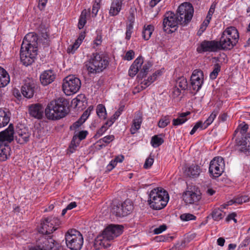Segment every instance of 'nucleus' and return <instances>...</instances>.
<instances>
[{
    "mask_svg": "<svg viewBox=\"0 0 250 250\" xmlns=\"http://www.w3.org/2000/svg\"><path fill=\"white\" fill-rule=\"evenodd\" d=\"M68 112L67 102L63 98H58L49 103L45 109L47 118L52 120L65 117Z\"/></svg>",
    "mask_w": 250,
    "mask_h": 250,
    "instance_id": "nucleus-1",
    "label": "nucleus"
},
{
    "mask_svg": "<svg viewBox=\"0 0 250 250\" xmlns=\"http://www.w3.org/2000/svg\"><path fill=\"white\" fill-rule=\"evenodd\" d=\"M169 200L167 192L162 188L152 189L149 194V204L154 209L160 210L165 208Z\"/></svg>",
    "mask_w": 250,
    "mask_h": 250,
    "instance_id": "nucleus-2",
    "label": "nucleus"
},
{
    "mask_svg": "<svg viewBox=\"0 0 250 250\" xmlns=\"http://www.w3.org/2000/svg\"><path fill=\"white\" fill-rule=\"evenodd\" d=\"M108 64V61L98 53H93L85 62L88 74H95L104 70Z\"/></svg>",
    "mask_w": 250,
    "mask_h": 250,
    "instance_id": "nucleus-3",
    "label": "nucleus"
},
{
    "mask_svg": "<svg viewBox=\"0 0 250 250\" xmlns=\"http://www.w3.org/2000/svg\"><path fill=\"white\" fill-rule=\"evenodd\" d=\"M66 244L72 250H80L83 243L81 233L76 229L69 230L65 234Z\"/></svg>",
    "mask_w": 250,
    "mask_h": 250,
    "instance_id": "nucleus-4",
    "label": "nucleus"
},
{
    "mask_svg": "<svg viewBox=\"0 0 250 250\" xmlns=\"http://www.w3.org/2000/svg\"><path fill=\"white\" fill-rule=\"evenodd\" d=\"M81 86V80L74 75L68 76L63 80L62 88L66 95L69 96L76 93Z\"/></svg>",
    "mask_w": 250,
    "mask_h": 250,
    "instance_id": "nucleus-5",
    "label": "nucleus"
},
{
    "mask_svg": "<svg viewBox=\"0 0 250 250\" xmlns=\"http://www.w3.org/2000/svg\"><path fill=\"white\" fill-rule=\"evenodd\" d=\"M194 9L192 5L189 2L182 3L176 11V15L179 17L181 24L186 25L189 22L193 14Z\"/></svg>",
    "mask_w": 250,
    "mask_h": 250,
    "instance_id": "nucleus-6",
    "label": "nucleus"
},
{
    "mask_svg": "<svg viewBox=\"0 0 250 250\" xmlns=\"http://www.w3.org/2000/svg\"><path fill=\"white\" fill-rule=\"evenodd\" d=\"M151 66V64L149 62H144L143 58L142 57H139L135 60L130 66L128 74L131 77L135 76L139 71L142 75L146 74L149 71Z\"/></svg>",
    "mask_w": 250,
    "mask_h": 250,
    "instance_id": "nucleus-7",
    "label": "nucleus"
},
{
    "mask_svg": "<svg viewBox=\"0 0 250 250\" xmlns=\"http://www.w3.org/2000/svg\"><path fill=\"white\" fill-rule=\"evenodd\" d=\"M163 19V29L164 31L169 33L176 30L181 21L179 17L173 12L168 11L165 13Z\"/></svg>",
    "mask_w": 250,
    "mask_h": 250,
    "instance_id": "nucleus-8",
    "label": "nucleus"
},
{
    "mask_svg": "<svg viewBox=\"0 0 250 250\" xmlns=\"http://www.w3.org/2000/svg\"><path fill=\"white\" fill-rule=\"evenodd\" d=\"M60 245L50 236H42L38 241L36 248L30 250H59Z\"/></svg>",
    "mask_w": 250,
    "mask_h": 250,
    "instance_id": "nucleus-9",
    "label": "nucleus"
},
{
    "mask_svg": "<svg viewBox=\"0 0 250 250\" xmlns=\"http://www.w3.org/2000/svg\"><path fill=\"white\" fill-rule=\"evenodd\" d=\"M225 168V162L222 157L214 158L210 162L209 172L213 178H218L222 175Z\"/></svg>",
    "mask_w": 250,
    "mask_h": 250,
    "instance_id": "nucleus-10",
    "label": "nucleus"
},
{
    "mask_svg": "<svg viewBox=\"0 0 250 250\" xmlns=\"http://www.w3.org/2000/svg\"><path fill=\"white\" fill-rule=\"evenodd\" d=\"M38 38L32 33L27 34L24 38L21 45V51H22L23 47L26 48V50L28 54H31L32 50L35 52V56L37 55L38 48Z\"/></svg>",
    "mask_w": 250,
    "mask_h": 250,
    "instance_id": "nucleus-11",
    "label": "nucleus"
},
{
    "mask_svg": "<svg viewBox=\"0 0 250 250\" xmlns=\"http://www.w3.org/2000/svg\"><path fill=\"white\" fill-rule=\"evenodd\" d=\"M133 209V204L129 200H125L121 204L114 206L111 212L117 217H124L130 214Z\"/></svg>",
    "mask_w": 250,
    "mask_h": 250,
    "instance_id": "nucleus-12",
    "label": "nucleus"
},
{
    "mask_svg": "<svg viewBox=\"0 0 250 250\" xmlns=\"http://www.w3.org/2000/svg\"><path fill=\"white\" fill-rule=\"evenodd\" d=\"M204 83V74L200 69L194 70L190 77V83L192 89L198 91Z\"/></svg>",
    "mask_w": 250,
    "mask_h": 250,
    "instance_id": "nucleus-13",
    "label": "nucleus"
},
{
    "mask_svg": "<svg viewBox=\"0 0 250 250\" xmlns=\"http://www.w3.org/2000/svg\"><path fill=\"white\" fill-rule=\"evenodd\" d=\"M56 220L54 218H45L42 221L38 228V231L42 234H51L57 229L54 223Z\"/></svg>",
    "mask_w": 250,
    "mask_h": 250,
    "instance_id": "nucleus-14",
    "label": "nucleus"
},
{
    "mask_svg": "<svg viewBox=\"0 0 250 250\" xmlns=\"http://www.w3.org/2000/svg\"><path fill=\"white\" fill-rule=\"evenodd\" d=\"M219 50L218 41L215 40L204 41L197 48V51L200 53L205 52H216Z\"/></svg>",
    "mask_w": 250,
    "mask_h": 250,
    "instance_id": "nucleus-15",
    "label": "nucleus"
},
{
    "mask_svg": "<svg viewBox=\"0 0 250 250\" xmlns=\"http://www.w3.org/2000/svg\"><path fill=\"white\" fill-rule=\"evenodd\" d=\"M123 228L121 225H110L107 227L102 233L105 235L107 239L112 240L122 234Z\"/></svg>",
    "mask_w": 250,
    "mask_h": 250,
    "instance_id": "nucleus-16",
    "label": "nucleus"
},
{
    "mask_svg": "<svg viewBox=\"0 0 250 250\" xmlns=\"http://www.w3.org/2000/svg\"><path fill=\"white\" fill-rule=\"evenodd\" d=\"M183 199L187 204H194L201 199V193L198 191L188 190L183 194Z\"/></svg>",
    "mask_w": 250,
    "mask_h": 250,
    "instance_id": "nucleus-17",
    "label": "nucleus"
},
{
    "mask_svg": "<svg viewBox=\"0 0 250 250\" xmlns=\"http://www.w3.org/2000/svg\"><path fill=\"white\" fill-rule=\"evenodd\" d=\"M25 47H23L22 51H20V58L21 62L23 64L28 66L31 64L35 61L36 56H35V52L32 50L31 54H28L26 50Z\"/></svg>",
    "mask_w": 250,
    "mask_h": 250,
    "instance_id": "nucleus-18",
    "label": "nucleus"
},
{
    "mask_svg": "<svg viewBox=\"0 0 250 250\" xmlns=\"http://www.w3.org/2000/svg\"><path fill=\"white\" fill-rule=\"evenodd\" d=\"M35 83L33 81H26L21 87V93L27 98H32L34 94Z\"/></svg>",
    "mask_w": 250,
    "mask_h": 250,
    "instance_id": "nucleus-19",
    "label": "nucleus"
},
{
    "mask_svg": "<svg viewBox=\"0 0 250 250\" xmlns=\"http://www.w3.org/2000/svg\"><path fill=\"white\" fill-rule=\"evenodd\" d=\"M237 150L241 153H246L250 150V136L242 138L237 141Z\"/></svg>",
    "mask_w": 250,
    "mask_h": 250,
    "instance_id": "nucleus-20",
    "label": "nucleus"
},
{
    "mask_svg": "<svg viewBox=\"0 0 250 250\" xmlns=\"http://www.w3.org/2000/svg\"><path fill=\"white\" fill-rule=\"evenodd\" d=\"M103 233L99 234L95 240L94 246L96 249L108 248L110 246V240Z\"/></svg>",
    "mask_w": 250,
    "mask_h": 250,
    "instance_id": "nucleus-21",
    "label": "nucleus"
},
{
    "mask_svg": "<svg viewBox=\"0 0 250 250\" xmlns=\"http://www.w3.org/2000/svg\"><path fill=\"white\" fill-rule=\"evenodd\" d=\"M236 44V43H234V42L227 37L225 36L222 34L219 41H218L219 50L231 49Z\"/></svg>",
    "mask_w": 250,
    "mask_h": 250,
    "instance_id": "nucleus-22",
    "label": "nucleus"
},
{
    "mask_svg": "<svg viewBox=\"0 0 250 250\" xmlns=\"http://www.w3.org/2000/svg\"><path fill=\"white\" fill-rule=\"evenodd\" d=\"M30 135L28 129L24 127L17 130L16 137L18 142L22 144L28 141Z\"/></svg>",
    "mask_w": 250,
    "mask_h": 250,
    "instance_id": "nucleus-23",
    "label": "nucleus"
},
{
    "mask_svg": "<svg viewBox=\"0 0 250 250\" xmlns=\"http://www.w3.org/2000/svg\"><path fill=\"white\" fill-rule=\"evenodd\" d=\"M87 134L88 132L87 131H81L78 133V135L73 136L71 145L69 146L70 151L71 153L74 152L75 147L79 145L80 142L86 138Z\"/></svg>",
    "mask_w": 250,
    "mask_h": 250,
    "instance_id": "nucleus-24",
    "label": "nucleus"
},
{
    "mask_svg": "<svg viewBox=\"0 0 250 250\" xmlns=\"http://www.w3.org/2000/svg\"><path fill=\"white\" fill-rule=\"evenodd\" d=\"M142 115L139 112L135 113L134 118L132 121V124L130 129V132L134 134L137 132L141 127L142 123Z\"/></svg>",
    "mask_w": 250,
    "mask_h": 250,
    "instance_id": "nucleus-25",
    "label": "nucleus"
},
{
    "mask_svg": "<svg viewBox=\"0 0 250 250\" xmlns=\"http://www.w3.org/2000/svg\"><path fill=\"white\" fill-rule=\"evenodd\" d=\"M14 127L12 124H10L8 127L4 131L0 133V141H7L11 142L14 139Z\"/></svg>",
    "mask_w": 250,
    "mask_h": 250,
    "instance_id": "nucleus-26",
    "label": "nucleus"
},
{
    "mask_svg": "<svg viewBox=\"0 0 250 250\" xmlns=\"http://www.w3.org/2000/svg\"><path fill=\"white\" fill-rule=\"evenodd\" d=\"M55 75L53 71L48 70L44 71L40 76V81L43 85H47L51 83L55 79Z\"/></svg>",
    "mask_w": 250,
    "mask_h": 250,
    "instance_id": "nucleus-27",
    "label": "nucleus"
},
{
    "mask_svg": "<svg viewBox=\"0 0 250 250\" xmlns=\"http://www.w3.org/2000/svg\"><path fill=\"white\" fill-rule=\"evenodd\" d=\"M225 36L229 38L234 43H237L239 39L237 30L234 27L230 26L227 28L222 33Z\"/></svg>",
    "mask_w": 250,
    "mask_h": 250,
    "instance_id": "nucleus-28",
    "label": "nucleus"
},
{
    "mask_svg": "<svg viewBox=\"0 0 250 250\" xmlns=\"http://www.w3.org/2000/svg\"><path fill=\"white\" fill-rule=\"evenodd\" d=\"M123 6L122 0H112L110 7L109 14L111 16L117 15Z\"/></svg>",
    "mask_w": 250,
    "mask_h": 250,
    "instance_id": "nucleus-29",
    "label": "nucleus"
},
{
    "mask_svg": "<svg viewBox=\"0 0 250 250\" xmlns=\"http://www.w3.org/2000/svg\"><path fill=\"white\" fill-rule=\"evenodd\" d=\"M30 114L37 119H40L42 117L43 108L40 104H35L31 105L29 108Z\"/></svg>",
    "mask_w": 250,
    "mask_h": 250,
    "instance_id": "nucleus-30",
    "label": "nucleus"
},
{
    "mask_svg": "<svg viewBox=\"0 0 250 250\" xmlns=\"http://www.w3.org/2000/svg\"><path fill=\"white\" fill-rule=\"evenodd\" d=\"M10 80L8 72L0 66V88L6 86L9 83Z\"/></svg>",
    "mask_w": 250,
    "mask_h": 250,
    "instance_id": "nucleus-31",
    "label": "nucleus"
},
{
    "mask_svg": "<svg viewBox=\"0 0 250 250\" xmlns=\"http://www.w3.org/2000/svg\"><path fill=\"white\" fill-rule=\"evenodd\" d=\"M161 72L160 71H157L155 73L153 74L152 76L150 77H148L147 79H145L143 82H142L140 83V86L142 89H145L149 85H150L153 82H154L158 75H160Z\"/></svg>",
    "mask_w": 250,
    "mask_h": 250,
    "instance_id": "nucleus-32",
    "label": "nucleus"
},
{
    "mask_svg": "<svg viewBox=\"0 0 250 250\" xmlns=\"http://www.w3.org/2000/svg\"><path fill=\"white\" fill-rule=\"evenodd\" d=\"M10 121V117L8 113L2 108H0V128L6 125Z\"/></svg>",
    "mask_w": 250,
    "mask_h": 250,
    "instance_id": "nucleus-33",
    "label": "nucleus"
},
{
    "mask_svg": "<svg viewBox=\"0 0 250 250\" xmlns=\"http://www.w3.org/2000/svg\"><path fill=\"white\" fill-rule=\"evenodd\" d=\"M190 114V112L189 111L180 114L178 118L173 120V125H179L184 124L188 120L186 117Z\"/></svg>",
    "mask_w": 250,
    "mask_h": 250,
    "instance_id": "nucleus-34",
    "label": "nucleus"
},
{
    "mask_svg": "<svg viewBox=\"0 0 250 250\" xmlns=\"http://www.w3.org/2000/svg\"><path fill=\"white\" fill-rule=\"evenodd\" d=\"M89 15V11H87L86 9L83 10L82 12L78 24V27L79 29L83 28L86 22L87 17Z\"/></svg>",
    "mask_w": 250,
    "mask_h": 250,
    "instance_id": "nucleus-35",
    "label": "nucleus"
},
{
    "mask_svg": "<svg viewBox=\"0 0 250 250\" xmlns=\"http://www.w3.org/2000/svg\"><path fill=\"white\" fill-rule=\"evenodd\" d=\"M154 31V26L152 25H145L142 32L143 37L144 40H148L150 39L152 32Z\"/></svg>",
    "mask_w": 250,
    "mask_h": 250,
    "instance_id": "nucleus-36",
    "label": "nucleus"
},
{
    "mask_svg": "<svg viewBox=\"0 0 250 250\" xmlns=\"http://www.w3.org/2000/svg\"><path fill=\"white\" fill-rule=\"evenodd\" d=\"M10 148L8 146L0 147V160L5 161L10 155Z\"/></svg>",
    "mask_w": 250,
    "mask_h": 250,
    "instance_id": "nucleus-37",
    "label": "nucleus"
},
{
    "mask_svg": "<svg viewBox=\"0 0 250 250\" xmlns=\"http://www.w3.org/2000/svg\"><path fill=\"white\" fill-rule=\"evenodd\" d=\"M96 113L101 119L104 120L106 118L107 113L105 107L102 104H99L97 106Z\"/></svg>",
    "mask_w": 250,
    "mask_h": 250,
    "instance_id": "nucleus-38",
    "label": "nucleus"
},
{
    "mask_svg": "<svg viewBox=\"0 0 250 250\" xmlns=\"http://www.w3.org/2000/svg\"><path fill=\"white\" fill-rule=\"evenodd\" d=\"M85 97L83 94H79L72 100V104L78 107L80 106L85 102Z\"/></svg>",
    "mask_w": 250,
    "mask_h": 250,
    "instance_id": "nucleus-39",
    "label": "nucleus"
},
{
    "mask_svg": "<svg viewBox=\"0 0 250 250\" xmlns=\"http://www.w3.org/2000/svg\"><path fill=\"white\" fill-rule=\"evenodd\" d=\"M200 169L198 166L192 165L188 168V175L190 176L197 177L200 173Z\"/></svg>",
    "mask_w": 250,
    "mask_h": 250,
    "instance_id": "nucleus-40",
    "label": "nucleus"
},
{
    "mask_svg": "<svg viewBox=\"0 0 250 250\" xmlns=\"http://www.w3.org/2000/svg\"><path fill=\"white\" fill-rule=\"evenodd\" d=\"M164 142L163 139L160 135L153 136L151 140V144L153 147H157L162 145Z\"/></svg>",
    "mask_w": 250,
    "mask_h": 250,
    "instance_id": "nucleus-41",
    "label": "nucleus"
},
{
    "mask_svg": "<svg viewBox=\"0 0 250 250\" xmlns=\"http://www.w3.org/2000/svg\"><path fill=\"white\" fill-rule=\"evenodd\" d=\"M212 216L214 220L219 221L224 217V213L219 208H215L212 212Z\"/></svg>",
    "mask_w": 250,
    "mask_h": 250,
    "instance_id": "nucleus-42",
    "label": "nucleus"
},
{
    "mask_svg": "<svg viewBox=\"0 0 250 250\" xmlns=\"http://www.w3.org/2000/svg\"><path fill=\"white\" fill-rule=\"evenodd\" d=\"M177 87L181 88V90H185L188 87L187 79L184 77L179 78L177 81Z\"/></svg>",
    "mask_w": 250,
    "mask_h": 250,
    "instance_id": "nucleus-43",
    "label": "nucleus"
},
{
    "mask_svg": "<svg viewBox=\"0 0 250 250\" xmlns=\"http://www.w3.org/2000/svg\"><path fill=\"white\" fill-rule=\"evenodd\" d=\"M170 122L169 116H166L162 117L158 123V126L160 128H164L167 126Z\"/></svg>",
    "mask_w": 250,
    "mask_h": 250,
    "instance_id": "nucleus-44",
    "label": "nucleus"
},
{
    "mask_svg": "<svg viewBox=\"0 0 250 250\" xmlns=\"http://www.w3.org/2000/svg\"><path fill=\"white\" fill-rule=\"evenodd\" d=\"M218 114V112L214 111H213L208 118L205 121L204 125H205V127H207L209 125L214 121Z\"/></svg>",
    "mask_w": 250,
    "mask_h": 250,
    "instance_id": "nucleus-45",
    "label": "nucleus"
},
{
    "mask_svg": "<svg viewBox=\"0 0 250 250\" xmlns=\"http://www.w3.org/2000/svg\"><path fill=\"white\" fill-rule=\"evenodd\" d=\"M103 42V37L102 33L99 32L97 34L96 37L93 42V47L95 48L101 45Z\"/></svg>",
    "mask_w": 250,
    "mask_h": 250,
    "instance_id": "nucleus-46",
    "label": "nucleus"
},
{
    "mask_svg": "<svg viewBox=\"0 0 250 250\" xmlns=\"http://www.w3.org/2000/svg\"><path fill=\"white\" fill-rule=\"evenodd\" d=\"M220 71V66L218 64L214 65L213 71L210 73L209 77L211 79H215Z\"/></svg>",
    "mask_w": 250,
    "mask_h": 250,
    "instance_id": "nucleus-47",
    "label": "nucleus"
},
{
    "mask_svg": "<svg viewBox=\"0 0 250 250\" xmlns=\"http://www.w3.org/2000/svg\"><path fill=\"white\" fill-rule=\"evenodd\" d=\"M101 0H94V3L93 5L92 13L96 16L100 7V3Z\"/></svg>",
    "mask_w": 250,
    "mask_h": 250,
    "instance_id": "nucleus-48",
    "label": "nucleus"
},
{
    "mask_svg": "<svg viewBox=\"0 0 250 250\" xmlns=\"http://www.w3.org/2000/svg\"><path fill=\"white\" fill-rule=\"evenodd\" d=\"M196 217L190 213H184L180 216V219L184 221H188L190 220H195Z\"/></svg>",
    "mask_w": 250,
    "mask_h": 250,
    "instance_id": "nucleus-49",
    "label": "nucleus"
},
{
    "mask_svg": "<svg viewBox=\"0 0 250 250\" xmlns=\"http://www.w3.org/2000/svg\"><path fill=\"white\" fill-rule=\"evenodd\" d=\"M199 128H201V129H204L206 128V127H205V125H204V124H203L202 122L199 121L197 123H196V124L195 125L192 130L190 131V134H194Z\"/></svg>",
    "mask_w": 250,
    "mask_h": 250,
    "instance_id": "nucleus-50",
    "label": "nucleus"
},
{
    "mask_svg": "<svg viewBox=\"0 0 250 250\" xmlns=\"http://www.w3.org/2000/svg\"><path fill=\"white\" fill-rule=\"evenodd\" d=\"M249 198L247 195L241 196L234 199V202L238 204H242L249 201Z\"/></svg>",
    "mask_w": 250,
    "mask_h": 250,
    "instance_id": "nucleus-51",
    "label": "nucleus"
},
{
    "mask_svg": "<svg viewBox=\"0 0 250 250\" xmlns=\"http://www.w3.org/2000/svg\"><path fill=\"white\" fill-rule=\"evenodd\" d=\"M81 44L79 43V42H77L76 41L75 42L72 44L69 45L67 49V52L68 53H74L75 51L79 48Z\"/></svg>",
    "mask_w": 250,
    "mask_h": 250,
    "instance_id": "nucleus-52",
    "label": "nucleus"
},
{
    "mask_svg": "<svg viewBox=\"0 0 250 250\" xmlns=\"http://www.w3.org/2000/svg\"><path fill=\"white\" fill-rule=\"evenodd\" d=\"M153 162H154L153 158H152L151 156H150L148 158H147L146 159L145 163L144 165V167L145 169L149 168L153 165Z\"/></svg>",
    "mask_w": 250,
    "mask_h": 250,
    "instance_id": "nucleus-53",
    "label": "nucleus"
},
{
    "mask_svg": "<svg viewBox=\"0 0 250 250\" xmlns=\"http://www.w3.org/2000/svg\"><path fill=\"white\" fill-rule=\"evenodd\" d=\"M114 138H115L114 136L113 135H107V136L104 137V138H102L101 139H100L99 140V142L100 143L104 142L106 144H109L110 142H111L112 141H113L114 140Z\"/></svg>",
    "mask_w": 250,
    "mask_h": 250,
    "instance_id": "nucleus-54",
    "label": "nucleus"
},
{
    "mask_svg": "<svg viewBox=\"0 0 250 250\" xmlns=\"http://www.w3.org/2000/svg\"><path fill=\"white\" fill-rule=\"evenodd\" d=\"M210 20L206 18V19L204 20L202 24L201 25L200 29L199 30V32H201L200 34L203 33L206 29L207 27H208L210 22Z\"/></svg>",
    "mask_w": 250,
    "mask_h": 250,
    "instance_id": "nucleus-55",
    "label": "nucleus"
},
{
    "mask_svg": "<svg viewBox=\"0 0 250 250\" xmlns=\"http://www.w3.org/2000/svg\"><path fill=\"white\" fill-rule=\"evenodd\" d=\"M134 57V52L133 50H129L128 51L125 57H124V59L125 60H127V61H130L131 60H132Z\"/></svg>",
    "mask_w": 250,
    "mask_h": 250,
    "instance_id": "nucleus-56",
    "label": "nucleus"
},
{
    "mask_svg": "<svg viewBox=\"0 0 250 250\" xmlns=\"http://www.w3.org/2000/svg\"><path fill=\"white\" fill-rule=\"evenodd\" d=\"M167 227L165 225H162L154 229V232L155 234H160L166 229Z\"/></svg>",
    "mask_w": 250,
    "mask_h": 250,
    "instance_id": "nucleus-57",
    "label": "nucleus"
},
{
    "mask_svg": "<svg viewBox=\"0 0 250 250\" xmlns=\"http://www.w3.org/2000/svg\"><path fill=\"white\" fill-rule=\"evenodd\" d=\"M108 128L104 125L97 131L96 135L100 137L102 136L107 130Z\"/></svg>",
    "mask_w": 250,
    "mask_h": 250,
    "instance_id": "nucleus-58",
    "label": "nucleus"
},
{
    "mask_svg": "<svg viewBox=\"0 0 250 250\" xmlns=\"http://www.w3.org/2000/svg\"><path fill=\"white\" fill-rule=\"evenodd\" d=\"M132 26L131 25H129L126 28V37L125 38L126 40H129L130 39L131 35L132 34Z\"/></svg>",
    "mask_w": 250,
    "mask_h": 250,
    "instance_id": "nucleus-59",
    "label": "nucleus"
},
{
    "mask_svg": "<svg viewBox=\"0 0 250 250\" xmlns=\"http://www.w3.org/2000/svg\"><path fill=\"white\" fill-rule=\"evenodd\" d=\"M181 93V89L180 90L178 87H175L173 88L172 91V95L174 98L178 97Z\"/></svg>",
    "mask_w": 250,
    "mask_h": 250,
    "instance_id": "nucleus-60",
    "label": "nucleus"
},
{
    "mask_svg": "<svg viewBox=\"0 0 250 250\" xmlns=\"http://www.w3.org/2000/svg\"><path fill=\"white\" fill-rule=\"evenodd\" d=\"M117 163L114 160H112L110 161L109 164L107 166V168L108 170L110 171L114 168L117 165Z\"/></svg>",
    "mask_w": 250,
    "mask_h": 250,
    "instance_id": "nucleus-61",
    "label": "nucleus"
},
{
    "mask_svg": "<svg viewBox=\"0 0 250 250\" xmlns=\"http://www.w3.org/2000/svg\"><path fill=\"white\" fill-rule=\"evenodd\" d=\"M89 115L90 114L88 113L87 111H85L83 113V115L81 116V118H80L81 119V121H82V122H84L86 121V120L88 118Z\"/></svg>",
    "mask_w": 250,
    "mask_h": 250,
    "instance_id": "nucleus-62",
    "label": "nucleus"
},
{
    "mask_svg": "<svg viewBox=\"0 0 250 250\" xmlns=\"http://www.w3.org/2000/svg\"><path fill=\"white\" fill-rule=\"evenodd\" d=\"M115 122V121L112 117H111L106 122L104 125L108 128L113 125Z\"/></svg>",
    "mask_w": 250,
    "mask_h": 250,
    "instance_id": "nucleus-63",
    "label": "nucleus"
},
{
    "mask_svg": "<svg viewBox=\"0 0 250 250\" xmlns=\"http://www.w3.org/2000/svg\"><path fill=\"white\" fill-rule=\"evenodd\" d=\"M85 38V33H81L77 40H76V41L78 42H79V44H81Z\"/></svg>",
    "mask_w": 250,
    "mask_h": 250,
    "instance_id": "nucleus-64",
    "label": "nucleus"
}]
</instances>
